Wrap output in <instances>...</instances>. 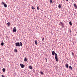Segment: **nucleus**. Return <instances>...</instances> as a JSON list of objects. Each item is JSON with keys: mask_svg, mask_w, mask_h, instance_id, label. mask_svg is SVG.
I'll return each instance as SVG.
<instances>
[{"mask_svg": "<svg viewBox=\"0 0 77 77\" xmlns=\"http://www.w3.org/2000/svg\"><path fill=\"white\" fill-rule=\"evenodd\" d=\"M2 5H4V6L5 7V8H7V5L5 4V2H2Z\"/></svg>", "mask_w": 77, "mask_h": 77, "instance_id": "2", "label": "nucleus"}, {"mask_svg": "<svg viewBox=\"0 0 77 77\" xmlns=\"http://www.w3.org/2000/svg\"><path fill=\"white\" fill-rule=\"evenodd\" d=\"M50 3H53V2H52V0H50Z\"/></svg>", "mask_w": 77, "mask_h": 77, "instance_id": "21", "label": "nucleus"}, {"mask_svg": "<svg viewBox=\"0 0 77 77\" xmlns=\"http://www.w3.org/2000/svg\"><path fill=\"white\" fill-rule=\"evenodd\" d=\"M69 30H70V31H71V29H70Z\"/></svg>", "mask_w": 77, "mask_h": 77, "instance_id": "28", "label": "nucleus"}, {"mask_svg": "<svg viewBox=\"0 0 77 77\" xmlns=\"http://www.w3.org/2000/svg\"><path fill=\"white\" fill-rule=\"evenodd\" d=\"M7 24L8 26H10V24H11V23L9 22H8L7 23Z\"/></svg>", "mask_w": 77, "mask_h": 77, "instance_id": "16", "label": "nucleus"}, {"mask_svg": "<svg viewBox=\"0 0 77 77\" xmlns=\"http://www.w3.org/2000/svg\"><path fill=\"white\" fill-rule=\"evenodd\" d=\"M69 24L70 26H72V23H71V21L69 22Z\"/></svg>", "mask_w": 77, "mask_h": 77, "instance_id": "13", "label": "nucleus"}, {"mask_svg": "<svg viewBox=\"0 0 77 77\" xmlns=\"http://www.w3.org/2000/svg\"><path fill=\"white\" fill-rule=\"evenodd\" d=\"M18 50H17V49L15 48V49H14V52H16V53H17V51Z\"/></svg>", "mask_w": 77, "mask_h": 77, "instance_id": "7", "label": "nucleus"}, {"mask_svg": "<svg viewBox=\"0 0 77 77\" xmlns=\"http://www.w3.org/2000/svg\"><path fill=\"white\" fill-rule=\"evenodd\" d=\"M69 68L71 70H72V67H71V66H69Z\"/></svg>", "mask_w": 77, "mask_h": 77, "instance_id": "19", "label": "nucleus"}, {"mask_svg": "<svg viewBox=\"0 0 77 77\" xmlns=\"http://www.w3.org/2000/svg\"><path fill=\"white\" fill-rule=\"evenodd\" d=\"M17 31V29H16V27H14L13 29V32H15Z\"/></svg>", "mask_w": 77, "mask_h": 77, "instance_id": "3", "label": "nucleus"}, {"mask_svg": "<svg viewBox=\"0 0 77 77\" xmlns=\"http://www.w3.org/2000/svg\"><path fill=\"white\" fill-rule=\"evenodd\" d=\"M74 6L75 7V8H77V5H76L75 4H74Z\"/></svg>", "mask_w": 77, "mask_h": 77, "instance_id": "9", "label": "nucleus"}, {"mask_svg": "<svg viewBox=\"0 0 77 77\" xmlns=\"http://www.w3.org/2000/svg\"><path fill=\"white\" fill-rule=\"evenodd\" d=\"M27 59L26 58H25L24 59V61L25 62H27Z\"/></svg>", "mask_w": 77, "mask_h": 77, "instance_id": "11", "label": "nucleus"}, {"mask_svg": "<svg viewBox=\"0 0 77 77\" xmlns=\"http://www.w3.org/2000/svg\"><path fill=\"white\" fill-rule=\"evenodd\" d=\"M29 68L30 69H33V67L32 66H29Z\"/></svg>", "mask_w": 77, "mask_h": 77, "instance_id": "6", "label": "nucleus"}, {"mask_svg": "<svg viewBox=\"0 0 77 77\" xmlns=\"http://www.w3.org/2000/svg\"><path fill=\"white\" fill-rule=\"evenodd\" d=\"M6 70H5V68H3V69H2V71L3 72H5V71Z\"/></svg>", "mask_w": 77, "mask_h": 77, "instance_id": "17", "label": "nucleus"}, {"mask_svg": "<svg viewBox=\"0 0 77 77\" xmlns=\"http://www.w3.org/2000/svg\"><path fill=\"white\" fill-rule=\"evenodd\" d=\"M58 7L60 9V8H61V6H60V5H58Z\"/></svg>", "mask_w": 77, "mask_h": 77, "instance_id": "15", "label": "nucleus"}, {"mask_svg": "<svg viewBox=\"0 0 77 77\" xmlns=\"http://www.w3.org/2000/svg\"><path fill=\"white\" fill-rule=\"evenodd\" d=\"M35 44H36V45H38V43H37V41H36V40H35Z\"/></svg>", "mask_w": 77, "mask_h": 77, "instance_id": "10", "label": "nucleus"}, {"mask_svg": "<svg viewBox=\"0 0 77 77\" xmlns=\"http://www.w3.org/2000/svg\"><path fill=\"white\" fill-rule=\"evenodd\" d=\"M60 24H61L62 26H63V23H62V22H60Z\"/></svg>", "mask_w": 77, "mask_h": 77, "instance_id": "20", "label": "nucleus"}, {"mask_svg": "<svg viewBox=\"0 0 77 77\" xmlns=\"http://www.w3.org/2000/svg\"><path fill=\"white\" fill-rule=\"evenodd\" d=\"M16 47H20V43L18 42L16 43L15 44Z\"/></svg>", "mask_w": 77, "mask_h": 77, "instance_id": "4", "label": "nucleus"}, {"mask_svg": "<svg viewBox=\"0 0 77 77\" xmlns=\"http://www.w3.org/2000/svg\"><path fill=\"white\" fill-rule=\"evenodd\" d=\"M66 2H68V0H66Z\"/></svg>", "mask_w": 77, "mask_h": 77, "instance_id": "27", "label": "nucleus"}, {"mask_svg": "<svg viewBox=\"0 0 77 77\" xmlns=\"http://www.w3.org/2000/svg\"><path fill=\"white\" fill-rule=\"evenodd\" d=\"M63 0V1H64V0Z\"/></svg>", "mask_w": 77, "mask_h": 77, "instance_id": "30", "label": "nucleus"}, {"mask_svg": "<svg viewBox=\"0 0 77 77\" xmlns=\"http://www.w3.org/2000/svg\"><path fill=\"white\" fill-rule=\"evenodd\" d=\"M45 60H46V62H47V58H45Z\"/></svg>", "mask_w": 77, "mask_h": 77, "instance_id": "26", "label": "nucleus"}, {"mask_svg": "<svg viewBox=\"0 0 77 77\" xmlns=\"http://www.w3.org/2000/svg\"><path fill=\"white\" fill-rule=\"evenodd\" d=\"M1 45H2V46H3V45H4V43H3V42H2V43H1Z\"/></svg>", "mask_w": 77, "mask_h": 77, "instance_id": "14", "label": "nucleus"}, {"mask_svg": "<svg viewBox=\"0 0 77 77\" xmlns=\"http://www.w3.org/2000/svg\"><path fill=\"white\" fill-rule=\"evenodd\" d=\"M20 65L22 68H24V65H23V64L21 63Z\"/></svg>", "mask_w": 77, "mask_h": 77, "instance_id": "5", "label": "nucleus"}, {"mask_svg": "<svg viewBox=\"0 0 77 77\" xmlns=\"http://www.w3.org/2000/svg\"><path fill=\"white\" fill-rule=\"evenodd\" d=\"M52 55H53V56H54V54H55V59H56V61L57 62H58V58H57V54L55 53V52H54V51H53L52 52Z\"/></svg>", "mask_w": 77, "mask_h": 77, "instance_id": "1", "label": "nucleus"}, {"mask_svg": "<svg viewBox=\"0 0 77 77\" xmlns=\"http://www.w3.org/2000/svg\"><path fill=\"white\" fill-rule=\"evenodd\" d=\"M72 56H74V53H73V52L72 53Z\"/></svg>", "mask_w": 77, "mask_h": 77, "instance_id": "24", "label": "nucleus"}, {"mask_svg": "<svg viewBox=\"0 0 77 77\" xmlns=\"http://www.w3.org/2000/svg\"><path fill=\"white\" fill-rule=\"evenodd\" d=\"M20 46L21 47H22V46H23V44L21 42H20Z\"/></svg>", "mask_w": 77, "mask_h": 77, "instance_id": "12", "label": "nucleus"}, {"mask_svg": "<svg viewBox=\"0 0 77 77\" xmlns=\"http://www.w3.org/2000/svg\"><path fill=\"white\" fill-rule=\"evenodd\" d=\"M41 74L43 75V74H44V73L43 72H41Z\"/></svg>", "mask_w": 77, "mask_h": 77, "instance_id": "23", "label": "nucleus"}, {"mask_svg": "<svg viewBox=\"0 0 77 77\" xmlns=\"http://www.w3.org/2000/svg\"><path fill=\"white\" fill-rule=\"evenodd\" d=\"M42 41L43 42H44V38H43L42 39Z\"/></svg>", "mask_w": 77, "mask_h": 77, "instance_id": "22", "label": "nucleus"}, {"mask_svg": "<svg viewBox=\"0 0 77 77\" xmlns=\"http://www.w3.org/2000/svg\"><path fill=\"white\" fill-rule=\"evenodd\" d=\"M70 33H71V31H70Z\"/></svg>", "mask_w": 77, "mask_h": 77, "instance_id": "29", "label": "nucleus"}, {"mask_svg": "<svg viewBox=\"0 0 77 77\" xmlns=\"http://www.w3.org/2000/svg\"><path fill=\"white\" fill-rule=\"evenodd\" d=\"M32 9L33 10V9H35V7H33V6H32Z\"/></svg>", "mask_w": 77, "mask_h": 77, "instance_id": "18", "label": "nucleus"}, {"mask_svg": "<svg viewBox=\"0 0 77 77\" xmlns=\"http://www.w3.org/2000/svg\"><path fill=\"white\" fill-rule=\"evenodd\" d=\"M37 9H38V10H39V7H38L37 8Z\"/></svg>", "mask_w": 77, "mask_h": 77, "instance_id": "25", "label": "nucleus"}, {"mask_svg": "<svg viewBox=\"0 0 77 77\" xmlns=\"http://www.w3.org/2000/svg\"><path fill=\"white\" fill-rule=\"evenodd\" d=\"M65 66L66 67V68H68V66H69L68 64V63H66L65 65Z\"/></svg>", "mask_w": 77, "mask_h": 77, "instance_id": "8", "label": "nucleus"}]
</instances>
